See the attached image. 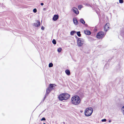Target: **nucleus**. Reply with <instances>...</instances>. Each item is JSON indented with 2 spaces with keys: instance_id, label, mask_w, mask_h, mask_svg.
<instances>
[{
  "instance_id": "1",
  "label": "nucleus",
  "mask_w": 124,
  "mask_h": 124,
  "mask_svg": "<svg viewBox=\"0 0 124 124\" xmlns=\"http://www.w3.org/2000/svg\"><path fill=\"white\" fill-rule=\"evenodd\" d=\"M71 101V102L72 104L74 105H77L80 103L81 99L78 96L76 95L72 97Z\"/></svg>"
},
{
  "instance_id": "2",
  "label": "nucleus",
  "mask_w": 124,
  "mask_h": 124,
  "mask_svg": "<svg viewBox=\"0 0 124 124\" xmlns=\"http://www.w3.org/2000/svg\"><path fill=\"white\" fill-rule=\"evenodd\" d=\"M70 97V95L69 94L66 93H63L59 95L58 99L59 100L62 101L68 99Z\"/></svg>"
},
{
  "instance_id": "3",
  "label": "nucleus",
  "mask_w": 124,
  "mask_h": 124,
  "mask_svg": "<svg viewBox=\"0 0 124 124\" xmlns=\"http://www.w3.org/2000/svg\"><path fill=\"white\" fill-rule=\"evenodd\" d=\"M93 112V109L91 108H88L85 110V115L87 116H90Z\"/></svg>"
},
{
  "instance_id": "4",
  "label": "nucleus",
  "mask_w": 124,
  "mask_h": 124,
  "mask_svg": "<svg viewBox=\"0 0 124 124\" xmlns=\"http://www.w3.org/2000/svg\"><path fill=\"white\" fill-rule=\"evenodd\" d=\"M56 86L54 84H50L48 87L46 89V95H48L53 89V87Z\"/></svg>"
},
{
  "instance_id": "5",
  "label": "nucleus",
  "mask_w": 124,
  "mask_h": 124,
  "mask_svg": "<svg viewBox=\"0 0 124 124\" xmlns=\"http://www.w3.org/2000/svg\"><path fill=\"white\" fill-rule=\"evenodd\" d=\"M106 33H105L103 31H100L98 32L96 35L97 38L99 39H100L103 38L106 34Z\"/></svg>"
},
{
  "instance_id": "6",
  "label": "nucleus",
  "mask_w": 124,
  "mask_h": 124,
  "mask_svg": "<svg viewBox=\"0 0 124 124\" xmlns=\"http://www.w3.org/2000/svg\"><path fill=\"white\" fill-rule=\"evenodd\" d=\"M84 40L80 38H78L77 41L78 45L79 46H81L83 44Z\"/></svg>"
},
{
  "instance_id": "7",
  "label": "nucleus",
  "mask_w": 124,
  "mask_h": 124,
  "mask_svg": "<svg viewBox=\"0 0 124 124\" xmlns=\"http://www.w3.org/2000/svg\"><path fill=\"white\" fill-rule=\"evenodd\" d=\"M110 24L108 23H107L105 25L104 27V30L106 32L109 29Z\"/></svg>"
},
{
  "instance_id": "8",
  "label": "nucleus",
  "mask_w": 124,
  "mask_h": 124,
  "mask_svg": "<svg viewBox=\"0 0 124 124\" xmlns=\"http://www.w3.org/2000/svg\"><path fill=\"white\" fill-rule=\"evenodd\" d=\"M72 10L75 14L78 15L79 14V12L77 8L75 7H73L72 9Z\"/></svg>"
},
{
  "instance_id": "9",
  "label": "nucleus",
  "mask_w": 124,
  "mask_h": 124,
  "mask_svg": "<svg viewBox=\"0 0 124 124\" xmlns=\"http://www.w3.org/2000/svg\"><path fill=\"white\" fill-rule=\"evenodd\" d=\"M84 32L85 34L88 35H89L91 34V31L87 30H84Z\"/></svg>"
},
{
  "instance_id": "10",
  "label": "nucleus",
  "mask_w": 124,
  "mask_h": 124,
  "mask_svg": "<svg viewBox=\"0 0 124 124\" xmlns=\"http://www.w3.org/2000/svg\"><path fill=\"white\" fill-rule=\"evenodd\" d=\"M37 23H34V26L36 27H38L40 25V22L39 20H37Z\"/></svg>"
},
{
  "instance_id": "11",
  "label": "nucleus",
  "mask_w": 124,
  "mask_h": 124,
  "mask_svg": "<svg viewBox=\"0 0 124 124\" xmlns=\"http://www.w3.org/2000/svg\"><path fill=\"white\" fill-rule=\"evenodd\" d=\"M59 16L58 15H54L53 17V20L54 21H56L58 18Z\"/></svg>"
},
{
  "instance_id": "12",
  "label": "nucleus",
  "mask_w": 124,
  "mask_h": 124,
  "mask_svg": "<svg viewBox=\"0 0 124 124\" xmlns=\"http://www.w3.org/2000/svg\"><path fill=\"white\" fill-rule=\"evenodd\" d=\"M73 21L75 24L77 25L78 24V22L77 19L76 18H73Z\"/></svg>"
},
{
  "instance_id": "13",
  "label": "nucleus",
  "mask_w": 124,
  "mask_h": 124,
  "mask_svg": "<svg viewBox=\"0 0 124 124\" xmlns=\"http://www.w3.org/2000/svg\"><path fill=\"white\" fill-rule=\"evenodd\" d=\"M65 72L66 74L68 75H70V71L68 70H66L65 71Z\"/></svg>"
},
{
  "instance_id": "14",
  "label": "nucleus",
  "mask_w": 124,
  "mask_h": 124,
  "mask_svg": "<svg viewBox=\"0 0 124 124\" xmlns=\"http://www.w3.org/2000/svg\"><path fill=\"white\" fill-rule=\"evenodd\" d=\"M80 22L83 24H85V21L82 18L80 20Z\"/></svg>"
},
{
  "instance_id": "15",
  "label": "nucleus",
  "mask_w": 124,
  "mask_h": 124,
  "mask_svg": "<svg viewBox=\"0 0 124 124\" xmlns=\"http://www.w3.org/2000/svg\"><path fill=\"white\" fill-rule=\"evenodd\" d=\"M77 35L79 37L81 36V35L80 34V32L79 31H78L77 32Z\"/></svg>"
},
{
  "instance_id": "16",
  "label": "nucleus",
  "mask_w": 124,
  "mask_h": 124,
  "mask_svg": "<svg viewBox=\"0 0 124 124\" xmlns=\"http://www.w3.org/2000/svg\"><path fill=\"white\" fill-rule=\"evenodd\" d=\"M76 33V32L75 31H72L70 32V35H73L74 34Z\"/></svg>"
},
{
  "instance_id": "17",
  "label": "nucleus",
  "mask_w": 124,
  "mask_h": 124,
  "mask_svg": "<svg viewBox=\"0 0 124 124\" xmlns=\"http://www.w3.org/2000/svg\"><path fill=\"white\" fill-rule=\"evenodd\" d=\"M53 63H49V67H53Z\"/></svg>"
},
{
  "instance_id": "18",
  "label": "nucleus",
  "mask_w": 124,
  "mask_h": 124,
  "mask_svg": "<svg viewBox=\"0 0 124 124\" xmlns=\"http://www.w3.org/2000/svg\"><path fill=\"white\" fill-rule=\"evenodd\" d=\"M52 42L54 44H56V42L55 39H53L52 40Z\"/></svg>"
},
{
  "instance_id": "19",
  "label": "nucleus",
  "mask_w": 124,
  "mask_h": 124,
  "mask_svg": "<svg viewBox=\"0 0 124 124\" xmlns=\"http://www.w3.org/2000/svg\"><path fill=\"white\" fill-rule=\"evenodd\" d=\"M62 48H58L57 49V51L59 52H60L62 50Z\"/></svg>"
},
{
  "instance_id": "20",
  "label": "nucleus",
  "mask_w": 124,
  "mask_h": 124,
  "mask_svg": "<svg viewBox=\"0 0 124 124\" xmlns=\"http://www.w3.org/2000/svg\"><path fill=\"white\" fill-rule=\"evenodd\" d=\"M82 7V6L81 5H80L78 6V9L80 10Z\"/></svg>"
},
{
  "instance_id": "21",
  "label": "nucleus",
  "mask_w": 124,
  "mask_h": 124,
  "mask_svg": "<svg viewBox=\"0 0 124 124\" xmlns=\"http://www.w3.org/2000/svg\"><path fill=\"white\" fill-rule=\"evenodd\" d=\"M122 112L124 115V106H123L122 108Z\"/></svg>"
},
{
  "instance_id": "22",
  "label": "nucleus",
  "mask_w": 124,
  "mask_h": 124,
  "mask_svg": "<svg viewBox=\"0 0 124 124\" xmlns=\"http://www.w3.org/2000/svg\"><path fill=\"white\" fill-rule=\"evenodd\" d=\"M119 3H123L124 2L123 0H119Z\"/></svg>"
},
{
  "instance_id": "23",
  "label": "nucleus",
  "mask_w": 124,
  "mask_h": 124,
  "mask_svg": "<svg viewBox=\"0 0 124 124\" xmlns=\"http://www.w3.org/2000/svg\"><path fill=\"white\" fill-rule=\"evenodd\" d=\"M33 11L34 13H35L37 12V9L36 8H34L33 9Z\"/></svg>"
},
{
  "instance_id": "24",
  "label": "nucleus",
  "mask_w": 124,
  "mask_h": 124,
  "mask_svg": "<svg viewBox=\"0 0 124 124\" xmlns=\"http://www.w3.org/2000/svg\"><path fill=\"white\" fill-rule=\"evenodd\" d=\"M46 120L45 118V117L42 118L41 120V121H45Z\"/></svg>"
},
{
  "instance_id": "25",
  "label": "nucleus",
  "mask_w": 124,
  "mask_h": 124,
  "mask_svg": "<svg viewBox=\"0 0 124 124\" xmlns=\"http://www.w3.org/2000/svg\"><path fill=\"white\" fill-rule=\"evenodd\" d=\"M101 121L102 122H106V119H102V120Z\"/></svg>"
},
{
  "instance_id": "26",
  "label": "nucleus",
  "mask_w": 124,
  "mask_h": 124,
  "mask_svg": "<svg viewBox=\"0 0 124 124\" xmlns=\"http://www.w3.org/2000/svg\"><path fill=\"white\" fill-rule=\"evenodd\" d=\"M41 29L42 30H44V27L43 26H42L41 27Z\"/></svg>"
},
{
  "instance_id": "27",
  "label": "nucleus",
  "mask_w": 124,
  "mask_h": 124,
  "mask_svg": "<svg viewBox=\"0 0 124 124\" xmlns=\"http://www.w3.org/2000/svg\"><path fill=\"white\" fill-rule=\"evenodd\" d=\"M40 5H42V6H43V5H44V3H41V4H40Z\"/></svg>"
},
{
  "instance_id": "28",
  "label": "nucleus",
  "mask_w": 124,
  "mask_h": 124,
  "mask_svg": "<svg viewBox=\"0 0 124 124\" xmlns=\"http://www.w3.org/2000/svg\"><path fill=\"white\" fill-rule=\"evenodd\" d=\"M109 122H111V120H109Z\"/></svg>"
},
{
  "instance_id": "29",
  "label": "nucleus",
  "mask_w": 124,
  "mask_h": 124,
  "mask_svg": "<svg viewBox=\"0 0 124 124\" xmlns=\"http://www.w3.org/2000/svg\"><path fill=\"white\" fill-rule=\"evenodd\" d=\"M43 124H45V123H43Z\"/></svg>"
}]
</instances>
